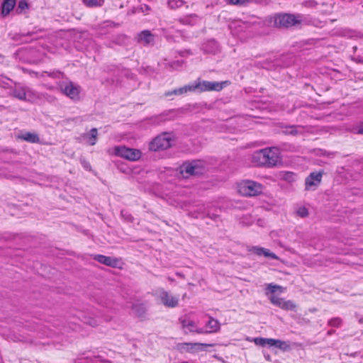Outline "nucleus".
<instances>
[{
  "label": "nucleus",
  "instance_id": "45",
  "mask_svg": "<svg viewBox=\"0 0 363 363\" xmlns=\"http://www.w3.org/2000/svg\"><path fill=\"white\" fill-rule=\"evenodd\" d=\"M359 134H363V124L358 129Z\"/></svg>",
  "mask_w": 363,
  "mask_h": 363
},
{
  "label": "nucleus",
  "instance_id": "14",
  "mask_svg": "<svg viewBox=\"0 0 363 363\" xmlns=\"http://www.w3.org/2000/svg\"><path fill=\"white\" fill-rule=\"evenodd\" d=\"M179 321L182 324V326L183 328H187L190 332H196L199 334L203 333V329L199 328V329H195L196 328V323L194 321L187 319V318H179Z\"/></svg>",
  "mask_w": 363,
  "mask_h": 363
},
{
  "label": "nucleus",
  "instance_id": "7",
  "mask_svg": "<svg viewBox=\"0 0 363 363\" xmlns=\"http://www.w3.org/2000/svg\"><path fill=\"white\" fill-rule=\"evenodd\" d=\"M111 153L130 161H137L142 156L140 150L125 146H115Z\"/></svg>",
  "mask_w": 363,
  "mask_h": 363
},
{
  "label": "nucleus",
  "instance_id": "12",
  "mask_svg": "<svg viewBox=\"0 0 363 363\" xmlns=\"http://www.w3.org/2000/svg\"><path fill=\"white\" fill-rule=\"evenodd\" d=\"M94 259L101 264L111 267H116L119 262V260L117 258L108 257L103 255H95L94 256Z\"/></svg>",
  "mask_w": 363,
  "mask_h": 363
},
{
  "label": "nucleus",
  "instance_id": "15",
  "mask_svg": "<svg viewBox=\"0 0 363 363\" xmlns=\"http://www.w3.org/2000/svg\"><path fill=\"white\" fill-rule=\"evenodd\" d=\"M200 20V17L195 14V13H192V14H189V15H187V16H183V17H180L177 19V21L183 24V25H186V26H194L195 24H196Z\"/></svg>",
  "mask_w": 363,
  "mask_h": 363
},
{
  "label": "nucleus",
  "instance_id": "22",
  "mask_svg": "<svg viewBox=\"0 0 363 363\" xmlns=\"http://www.w3.org/2000/svg\"><path fill=\"white\" fill-rule=\"evenodd\" d=\"M11 96L21 100L27 101L26 89L25 87H15L12 89Z\"/></svg>",
  "mask_w": 363,
  "mask_h": 363
},
{
  "label": "nucleus",
  "instance_id": "37",
  "mask_svg": "<svg viewBox=\"0 0 363 363\" xmlns=\"http://www.w3.org/2000/svg\"><path fill=\"white\" fill-rule=\"evenodd\" d=\"M297 214L301 218H305L308 216V211L306 207L303 206L297 210Z\"/></svg>",
  "mask_w": 363,
  "mask_h": 363
},
{
  "label": "nucleus",
  "instance_id": "11",
  "mask_svg": "<svg viewBox=\"0 0 363 363\" xmlns=\"http://www.w3.org/2000/svg\"><path fill=\"white\" fill-rule=\"evenodd\" d=\"M138 41L144 45H153L155 43V37L150 30H145L138 33Z\"/></svg>",
  "mask_w": 363,
  "mask_h": 363
},
{
  "label": "nucleus",
  "instance_id": "21",
  "mask_svg": "<svg viewBox=\"0 0 363 363\" xmlns=\"http://www.w3.org/2000/svg\"><path fill=\"white\" fill-rule=\"evenodd\" d=\"M19 138L31 143H38L40 142L38 135L35 133L26 132L19 135Z\"/></svg>",
  "mask_w": 363,
  "mask_h": 363
},
{
  "label": "nucleus",
  "instance_id": "3",
  "mask_svg": "<svg viewBox=\"0 0 363 363\" xmlns=\"http://www.w3.org/2000/svg\"><path fill=\"white\" fill-rule=\"evenodd\" d=\"M268 22L275 28H289L300 23L294 15L289 13H277L270 16Z\"/></svg>",
  "mask_w": 363,
  "mask_h": 363
},
{
  "label": "nucleus",
  "instance_id": "16",
  "mask_svg": "<svg viewBox=\"0 0 363 363\" xmlns=\"http://www.w3.org/2000/svg\"><path fill=\"white\" fill-rule=\"evenodd\" d=\"M24 72H27L31 77H42L45 78L47 77H51V78H55L59 74L57 72H47V71H42V72H35L32 69H23Z\"/></svg>",
  "mask_w": 363,
  "mask_h": 363
},
{
  "label": "nucleus",
  "instance_id": "13",
  "mask_svg": "<svg viewBox=\"0 0 363 363\" xmlns=\"http://www.w3.org/2000/svg\"><path fill=\"white\" fill-rule=\"evenodd\" d=\"M250 252H253L258 256H264L266 257H270L273 259H277L278 257L274 253L271 252L269 250L261 247H252L251 249L249 250Z\"/></svg>",
  "mask_w": 363,
  "mask_h": 363
},
{
  "label": "nucleus",
  "instance_id": "39",
  "mask_svg": "<svg viewBox=\"0 0 363 363\" xmlns=\"http://www.w3.org/2000/svg\"><path fill=\"white\" fill-rule=\"evenodd\" d=\"M137 11L144 13H147L150 11V7L147 4H142L137 8Z\"/></svg>",
  "mask_w": 363,
  "mask_h": 363
},
{
  "label": "nucleus",
  "instance_id": "43",
  "mask_svg": "<svg viewBox=\"0 0 363 363\" xmlns=\"http://www.w3.org/2000/svg\"><path fill=\"white\" fill-rule=\"evenodd\" d=\"M86 323L88 324H89L90 325H91V326H96V320H94V319H90V320L87 321Z\"/></svg>",
  "mask_w": 363,
  "mask_h": 363
},
{
  "label": "nucleus",
  "instance_id": "17",
  "mask_svg": "<svg viewBox=\"0 0 363 363\" xmlns=\"http://www.w3.org/2000/svg\"><path fill=\"white\" fill-rule=\"evenodd\" d=\"M188 91H196V89H195V83L194 82L193 84H188V85H186L183 87H180L179 89H175L174 90L172 91H168V92H166L165 95L167 96H171L172 94H174V95H182L183 94H185Z\"/></svg>",
  "mask_w": 363,
  "mask_h": 363
},
{
  "label": "nucleus",
  "instance_id": "35",
  "mask_svg": "<svg viewBox=\"0 0 363 363\" xmlns=\"http://www.w3.org/2000/svg\"><path fill=\"white\" fill-rule=\"evenodd\" d=\"M302 5L306 8H315L318 5L315 0H307L302 3Z\"/></svg>",
  "mask_w": 363,
  "mask_h": 363
},
{
  "label": "nucleus",
  "instance_id": "38",
  "mask_svg": "<svg viewBox=\"0 0 363 363\" xmlns=\"http://www.w3.org/2000/svg\"><path fill=\"white\" fill-rule=\"evenodd\" d=\"M121 216L127 221L132 222L133 217L126 211L122 210L121 212Z\"/></svg>",
  "mask_w": 363,
  "mask_h": 363
},
{
  "label": "nucleus",
  "instance_id": "34",
  "mask_svg": "<svg viewBox=\"0 0 363 363\" xmlns=\"http://www.w3.org/2000/svg\"><path fill=\"white\" fill-rule=\"evenodd\" d=\"M282 178L288 182H293L295 181L296 174L291 172H286L283 174Z\"/></svg>",
  "mask_w": 363,
  "mask_h": 363
},
{
  "label": "nucleus",
  "instance_id": "10",
  "mask_svg": "<svg viewBox=\"0 0 363 363\" xmlns=\"http://www.w3.org/2000/svg\"><path fill=\"white\" fill-rule=\"evenodd\" d=\"M323 172H311L305 179V189L309 191L312 187L318 186L322 180Z\"/></svg>",
  "mask_w": 363,
  "mask_h": 363
},
{
  "label": "nucleus",
  "instance_id": "36",
  "mask_svg": "<svg viewBox=\"0 0 363 363\" xmlns=\"http://www.w3.org/2000/svg\"><path fill=\"white\" fill-rule=\"evenodd\" d=\"M267 340V338L264 337H255L253 341L255 345L264 347L266 346Z\"/></svg>",
  "mask_w": 363,
  "mask_h": 363
},
{
  "label": "nucleus",
  "instance_id": "20",
  "mask_svg": "<svg viewBox=\"0 0 363 363\" xmlns=\"http://www.w3.org/2000/svg\"><path fill=\"white\" fill-rule=\"evenodd\" d=\"M205 52L215 54L219 50V46L216 41L211 40L203 45Z\"/></svg>",
  "mask_w": 363,
  "mask_h": 363
},
{
  "label": "nucleus",
  "instance_id": "49",
  "mask_svg": "<svg viewBox=\"0 0 363 363\" xmlns=\"http://www.w3.org/2000/svg\"><path fill=\"white\" fill-rule=\"evenodd\" d=\"M273 363H282V362H280V361H279V360H275Z\"/></svg>",
  "mask_w": 363,
  "mask_h": 363
},
{
  "label": "nucleus",
  "instance_id": "1",
  "mask_svg": "<svg viewBox=\"0 0 363 363\" xmlns=\"http://www.w3.org/2000/svg\"><path fill=\"white\" fill-rule=\"evenodd\" d=\"M280 152L277 147H272L255 152L252 162L255 166L273 167L280 162Z\"/></svg>",
  "mask_w": 363,
  "mask_h": 363
},
{
  "label": "nucleus",
  "instance_id": "46",
  "mask_svg": "<svg viewBox=\"0 0 363 363\" xmlns=\"http://www.w3.org/2000/svg\"><path fill=\"white\" fill-rule=\"evenodd\" d=\"M335 333V330H330L329 331H328V335H332L333 334H334Z\"/></svg>",
  "mask_w": 363,
  "mask_h": 363
},
{
  "label": "nucleus",
  "instance_id": "6",
  "mask_svg": "<svg viewBox=\"0 0 363 363\" xmlns=\"http://www.w3.org/2000/svg\"><path fill=\"white\" fill-rule=\"evenodd\" d=\"M194 83L196 91L199 90V92L211 91H220L223 88L230 84V82L228 80L220 82L197 80L195 81Z\"/></svg>",
  "mask_w": 363,
  "mask_h": 363
},
{
  "label": "nucleus",
  "instance_id": "32",
  "mask_svg": "<svg viewBox=\"0 0 363 363\" xmlns=\"http://www.w3.org/2000/svg\"><path fill=\"white\" fill-rule=\"evenodd\" d=\"M296 305L292 301H285L282 305V309L286 311H295Z\"/></svg>",
  "mask_w": 363,
  "mask_h": 363
},
{
  "label": "nucleus",
  "instance_id": "29",
  "mask_svg": "<svg viewBox=\"0 0 363 363\" xmlns=\"http://www.w3.org/2000/svg\"><path fill=\"white\" fill-rule=\"evenodd\" d=\"M269 299H270V301L272 302V303H273L274 305H275L282 309V305L284 302V298H279L275 295H272V296H271Z\"/></svg>",
  "mask_w": 363,
  "mask_h": 363
},
{
  "label": "nucleus",
  "instance_id": "27",
  "mask_svg": "<svg viewBox=\"0 0 363 363\" xmlns=\"http://www.w3.org/2000/svg\"><path fill=\"white\" fill-rule=\"evenodd\" d=\"M185 3L184 0H168L167 5L169 9H176L184 6Z\"/></svg>",
  "mask_w": 363,
  "mask_h": 363
},
{
  "label": "nucleus",
  "instance_id": "28",
  "mask_svg": "<svg viewBox=\"0 0 363 363\" xmlns=\"http://www.w3.org/2000/svg\"><path fill=\"white\" fill-rule=\"evenodd\" d=\"M227 3L238 6H247L252 2L251 0H226Z\"/></svg>",
  "mask_w": 363,
  "mask_h": 363
},
{
  "label": "nucleus",
  "instance_id": "40",
  "mask_svg": "<svg viewBox=\"0 0 363 363\" xmlns=\"http://www.w3.org/2000/svg\"><path fill=\"white\" fill-rule=\"evenodd\" d=\"M281 286L278 285H274L272 284H269L267 286V289L272 294L275 293L277 289H280Z\"/></svg>",
  "mask_w": 363,
  "mask_h": 363
},
{
  "label": "nucleus",
  "instance_id": "42",
  "mask_svg": "<svg viewBox=\"0 0 363 363\" xmlns=\"http://www.w3.org/2000/svg\"><path fill=\"white\" fill-rule=\"evenodd\" d=\"M81 163H82V166L86 169H88V170L91 169V164H89V162H86L85 160H81Z\"/></svg>",
  "mask_w": 363,
  "mask_h": 363
},
{
  "label": "nucleus",
  "instance_id": "41",
  "mask_svg": "<svg viewBox=\"0 0 363 363\" xmlns=\"http://www.w3.org/2000/svg\"><path fill=\"white\" fill-rule=\"evenodd\" d=\"M276 342H277L276 339L267 338V342H266V345H268L269 347H274Z\"/></svg>",
  "mask_w": 363,
  "mask_h": 363
},
{
  "label": "nucleus",
  "instance_id": "33",
  "mask_svg": "<svg viewBox=\"0 0 363 363\" xmlns=\"http://www.w3.org/2000/svg\"><path fill=\"white\" fill-rule=\"evenodd\" d=\"M342 320L340 318H333L328 320V325L330 327L339 328L341 326Z\"/></svg>",
  "mask_w": 363,
  "mask_h": 363
},
{
  "label": "nucleus",
  "instance_id": "18",
  "mask_svg": "<svg viewBox=\"0 0 363 363\" xmlns=\"http://www.w3.org/2000/svg\"><path fill=\"white\" fill-rule=\"evenodd\" d=\"M133 313L140 318H145L147 312V306L143 303H135L132 306Z\"/></svg>",
  "mask_w": 363,
  "mask_h": 363
},
{
  "label": "nucleus",
  "instance_id": "47",
  "mask_svg": "<svg viewBox=\"0 0 363 363\" xmlns=\"http://www.w3.org/2000/svg\"><path fill=\"white\" fill-rule=\"evenodd\" d=\"M162 35H164V36H167V29H165V28H162Z\"/></svg>",
  "mask_w": 363,
  "mask_h": 363
},
{
  "label": "nucleus",
  "instance_id": "50",
  "mask_svg": "<svg viewBox=\"0 0 363 363\" xmlns=\"http://www.w3.org/2000/svg\"><path fill=\"white\" fill-rule=\"evenodd\" d=\"M177 276H182L181 274H179V273H177Z\"/></svg>",
  "mask_w": 363,
  "mask_h": 363
},
{
  "label": "nucleus",
  "instance_id": "23",
  "mask_svg": "<svg viewBox=\"0 0 363 363\" xmlns=\"http://www.w3.org/2000/svg\"><path fill=\"white\" fill-rule=\"evenodd\" d=\"M206 327L208 329L206 333H216L220 330V323L216 319L210 318Z\"/></svg>",
  "mask_w": 363,
  "mask_h": 363
},
{
  "label": "nucleus",
  "instance_id": "44",
  "mask_svg": "<svg viewBox=\"0 0 363 363\" xmlns=\"http://www.w3.org/2000/svg\"><path fill=\"white\" fill-rule=\"evenodd\" d=\"M264 357L267 361L272 362L271 357L269 354L264 352Z\"/></svg>",
  "mask_w": 363,
  "mask_h": 363
},
{
  "label": "nucleus",
  "instance_id": "4",
  "mask_svg": "<svg viewBox=\"0 0 363 363\" xmlns=\"http://www.w3.org/2000/svg\"><path fill=\"white\" fill-rule=\"evenodd\" d=\"M263 186L257 182L245 180L240 183L238 191L245 196H255L262 193Z\"/></svg>",
  "mask_w": 363,
  "mask_h": 363
},
{
  "label": "nucleus",
  "instance_id": "8",
  "mask_svg": "<svg viewBox=\"0 0 363 363\" xmlns=\"http://www.w3.org/2000/svg\"><path fill=\"white\" fill-rule=\"evenodd\" d=\"M60 89L64 94L74 101L80 100V86L79 85L69 82L61 84Z\"/></svg>",
  "mask_w": 363,
  "mask_h": 363
},
{
  "label": "nucleus",
  "instance_id": "31",
  "mask_svg": "<svg viewBox=\"0 0 363 363\" xmlns=\"http://www.w3.org/2000/svg\"><path fill=\"white\" fill-rule=\"evenodd\" d=\"M28 8V3L26 0H20L18 1L17 8H16V12L18 13H21L25 9Z\"/></svg>",
  "mask_w": 363,
  "mask_h": 363
},
{
  "label": "nucleus",
  "instance_id": "30",
  "mask_svg": "<svg viewBox=\"0 0 363 363\" xmlns=\"http://www.w3.org/2000/svg\"><path fill=\"white\" fill-rule=\"evenodd\" d=\"M274 347L283 351H288L290 350V345L286 342L282 341L281 340H277V342Z\"/></svg>",
  "mask_w": 363,
  "mask_h": 363
},
{
  "label": "nucleus",
  "instance_id": "24",
  "mask_svg": "<svg viewBox=\"0 0 363 363\" xmlns=\"http://www.w3.org/2000/svg\"><path fill=\"white\" fill-rule=\"evenodd\" d=\"M98 130L96 128H93L90 130L89 133H86L83 135L84 138L88 139V143L90 145H94L97 140Z\"/></svg>",
  "mask_w": 363,
  "mask_h": 363
},
{
  "label": "nucleus",
  "instance_id": "26",
  "mask_svg": "<svg viewBox=\"0 0 363 363\" xmlns=\"http://www.w3.org/2000/svg\"><path fill=\"white\" fill-rule=\"evenodd\" d=\"M299 128L300 127L297 125L286 126L282 132L285 135H296L299 133Z\"/></svg>",
  "mask_w": 363,
  "mask_h": 363
},
{
  "label": "nucleus",
  "instance_id": "48",
  "mask_svg": "<svg viewBox=\"0 0 363 363\" xmlns=\"http://www.w3.org/2000/svg\"><path fill=\"white\" fill-rule=\"evenodd\" d=\"M359 323H363V316L359 319Z\"/></svg>",
  "mask_w": 363,
  "mask_h": 363
},
{
  "label": "nucleus",
  "instance_id": "2",
  "mask_svg": "<svg viewBox=\"0 0 363 363\" xmlns=\"http://www.w3.org/2000/svg\"><path fill=\"white\" fill-rule=\"evenodd\" d=\"M174 140L175 138L172 133L164 132L150 142L149 150L153 152L165 150L172 146V142Z\"/></svg>",
  "mask_w": 363,
  "mask_h": 363
},
{
  "label": "nucleus",
  "instance_id": "19",
  "mask_svg": "<svg viewBox=\"0 0 363 363\" xmlns=\"http://www.w3.org/2000/svg\"><path fill=\"white\" fill-rule=\"evenodd\" d=\"M16 4V0H4L1 4V15L3 16H7L13 9Z\"/></svg>",
  "mask_w": 363,
  "mask_h": 363
},
{
  "label": "nucleus",
  "instance_id": "5",
  "mask_svg": "<svg viewBox=\"0 0 363 363\" xmlns=\"http://www.w3.org/2000/svg\"><path fill=\"white\" fill-rule=\"evenodd\" d=\"M180 168L181 173L186 177L197 176L202 174L205 172V164L201 160H193L184 162Z\"/></svg>",
  "mask_w": 363,
  "mask_h": 363
},
{
  "label": "nucleus",
  "instance_id": "9",
  "mask_svg": "<svg viewBox=\"0 0 363 363\" xmlns=\"http://www.w3.org/2000/svg\"><path fill=\"white\" fill-rule=\"evenodd\" d=\"M160 298L162 304L168 308H174L179 304V297L172 296L164 289H162L160 292Z\"/></svg>",
  "mask_w": 363,
  "mask_h": 363
},
{
  "label": "nucleus",
  "instance_id": "25",
  "mask_svg": "<svg viewBox=\"0 0 363 363\" xmlns=\"http://www.w3.org/2000/svg\"><path fill=\"white\" fill-rule=\"evenodd\" d=\"M82 3L87 7H101L104 5V0H82Z\"/></svg>",
  "mask_w": 363,
  "mask_h": 363
}]
</instances>
